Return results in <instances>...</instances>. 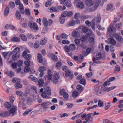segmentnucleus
<instances>
[{"mask_svg": "<svg viewBox=\"0 0 123 123\" xmlns=\"http://www.w3.org/2000/svg\"><path fill=\"white\" fill-rule=\"evenodd\" d=\"M101 18L99 14H98L96 18H93L92 20V24L91 25L92 29L94 30H95V25L97 23L100 22L101 20Z\"/></svg>", "mask_w": 123, "mask_h": 123, "instance_id": "nucleus-1", "label": "nucleus"}, {"mask_svg": "<svg viewBox=\"0 0 123 123\" xmlns=\"http://www.w3.org/2000/svg\"><path fill=\"white\" fill-rule=\"evenodd\" d=\"M73 15V12L71 11H63L61 14V16L62 17H70Z\"/></svg>", "mask_w": 123, "mask_h": 123, "instance_id": "nucleus-2", "label": "nucleus"}, {"mask_svg": "<svg viewBox=\"0 0 123 123\" xmlns=\"http://www.w3.org/2000/svg\"><path fill=\"white\" fill-rule=\"evenodd\" d=\"M17 111V107L15 106H12L9 110L10 115L11 116H13L16 114Z\"/></svg>", "mask_w": 123, "mask_h": 123, "instance_id": "nucleus-3", "label": "nucleus"}, {"mask_svg": "<svg viewBox=\"0 0 123 123\" xmlns=\"http://www.w3.org/2000/svg\"><path fill=\"white\" fill-rule=\"evenodd\" d=\"M65 51L67 52H69L70 50H74L75 49V46L74 44H70L68 46L66 45L64 47Z\"/></svg>", "mask_w": 123, "mask_h": 123, "instance_id": "nucleus-4", "label": "nucleus"}, {"mask_svg": "<svg viewBox=\"0 0 123 123\" xmlns=\"http://www.w3.org/2000/svg\"><path fill=\"white\" fill-rule=\"evenodd\" d=\"M28 25L31 28H32L35 30H38V26L36 23H32V21H30L28 23Z\"/></svg>", "mask_w": 123, "mask_h": 123, "instance_id": "nucleus-5", "label": "nucleus"}, {"mask_svg": "<svg viewBox=\"0 0 123 123\" xmlns=\"http://www.w3.org/2000/svg\"><path fill=\"white\" fill-rule=\"evenodd\" d=\"M22 100L23 101H25L26 104L29 105H31L32 102V100L31 98L29 97H24L22 98Z\"/></svg>", "mask_w": 123, "mask_h": 123, "instance_id": "nucleus-6", "label": "nucleus"}, {"mask_svg": "<svg viewBox=\"0 0 123 123\" xmlns=\"http://www.w3.org/2000/svg\"><path fill=\"white\" fill-rule=\"evenodd\" d=\"M23 57H24L25 59V60H28L25 62L24 64L25 65L28 66L30 65V62L29 60L30 58L31 57V56L30 54H28L25 55L24 56H22Z\"/></svg>", "mask_w": 123, "mask_h": 123, "instance_id": "nucleus-7", "label": "nucleus"}, {"mask_svg": "<svg viewBox=\"0 0 123 123\" xmlns=\"http://www.w3.org/2000/svg\"><path fill=\"white\" fill-rule=\"evenodd\" d=\"M92 114L93 113H90L87 115V116L85 118V120L87 122L91 123L92 121L93 118L91 116Z\"/></svg>", "mask_w": 123, "mask_h": 123, "instance_id": "nucleus-8", "label": "nucleus"}, {"mask_svg": "<svg viewBox=\"0 0 123 123\" xmlns=\"http://www.w3.org/2000/svg\"><path fill=\"white\" fill-rule=\"evenodd\" d=\"M85 3L87 6L90 7L93 5L94 2L92 0H86L85 1Z\"/></svg>", "mask_w": 123, "mask_h": 123, "instance_id": "nucleus-9", "label": "nucleus"}, {"mask_svg": "<svg viewBox=\"0 0 123 123\" xmlns=\"http://www.w3.org/2000/svg\"><path fill=\"white\" fill-rule=\"evenodd\" d=\"M50 104L49 102L42 103L41 104L42 108L43 109H46L49 108V105Z\"/></svg>", "mask_w": 123, "mask_h": 123, "instance_id": "nucleus-10", "label": "nucleus"}, {"mask_svg": "<svg viewBox=\"0 0 123 123\" xmlns=\"http://www.w3.org/2000/svg\"><path fill=\"white\" fill-rule=\"evenodd\" d=\"M18 9L20 13L21 14H23L25 13L24 8L22 4H21L19 5Z\"/></svg>", "mask_w": 123, "mask_h": 123, "instance_id": "nucleus-11", "label": "nucleus"}, {"mask_svg": "<svg viewBox=\"0 0 123 123\" xmlns=\"http://www.w3.org/2000/svg\"><path fill=\"white\" fill-rule=\"evenodd\" d=\"M102 55L100 52H99L97 55H96V58H93V62L95 63H96L95 62V61L96 60H99L101 59L102 57Z\"/></svg>", "mask_w": 123, "mask_h": 123, "instance_id": "nucleus-12", "label": "nucleus"}, {"mask_svg": "<svg viewBox=\"0 0 123 123\" xmlns=\"http://www.w3.org/2000/svg\"><path fill=\"white\" fill-rule=\"evenodd\" d=\"M47 79L49 80H50L52 79V74L50 73V71H48V75L47 76H45L44 77V78L46 79V77Z\"/></svg>", "mask_w": 123, "mask_h": 123, "instance_id": "nucleus-13", "label": "nucleus"}, {"mask_svg": "<svg viewBox=\"0 0 123 123\" xmlns=\"http://www.w3.org/2000/svg\"><path fill=\"white\" fill-rule=\"evenodd\" d=\"M37 59L38 62L41 63L43 61V59L40 53H38L37 55Z\"/></svg>", "mask_w": 123, "mask_h": 123, "instance_id": "nucleus-14", "label": "nucleus"}, {"mask_svg": "<svg viewBox=\"0 0 123 123\" xmlns=\"http://www.w3.org/2000/svg\"><path fill=\"white\" fill-rule=\"evenodd\" d=\"M45 92L49 96L51 94V91L50 88L49 87H47L45 89Z\"/></svg>", "mask_w": 123, "mask_h": 123, "instance_id": "nucleus-15", "label": "nucleus"}, {"mask_svg": "<svg viewBox=\"0 0 123 123\" xmlns=\"http://www.w3.org/2000/svg\"><path fill=\"white\" fill-rule=\"evenodd\" d=\"M28 78L29 80L35 82H37V79L32 75H30L28 77Z\"/></svg>", "mask_w": 123, "mask_h": 123, "instance_id": "nucleus-16", "label": "nucleus"}, {"mask_svg": "<svg viewBox=\"0 0 123 123\" xmlns=\"http://www.w3.org/2000/svg\"><path fill=\"white\" fill-rule=\"evenodd\" d=\"M16 94L19 97H23L25 95L23 92L19 91H16Z\"/></svg>", "mask_w": 123, "mask_h": 123, "instance_id": "nucleus-17", "label": "nucleus"}, {"mask_svg": "<svg viewBox=\"0 0 123 123\" xmlns=\"http://www.w3.org/2000/svg\"><path fill=\"white\" fill-rule=\"evenodd\" d=\"M12 80L13 82L15 83V84L20 82H21V80L19 78H13Z\"/></svg>", "mask_w": 123, "mask_h": 123, "instance_id": "nucleus-18", "label": "nucleus"}, {"mask_svg": "<svg viewBox=\"0 0 123 123\" xmlns=\"http://www.w3.org/2000/svg\"><path fill=\"white\" fill-rule=\"evenodd\" d=\"M98 6V5L96 4L93 7L90 8L89 10L90 12H92L95 11Z\"/></svg>", "mask_w": 123, "mask_h": 123, "instance_id": "nucleus-19", "label": "nucleus"}, {"mask_svg": "<svg viewBox=\"0 0 123 123\" xmlns=\"http://www.w3.org/2000/svg\"><path fill=\"white\" fill-rule=\"evenodd\" d=\"M77 6L80 9H82L84 7V5L83 2H80L78 3Z\"/></svg>", "mask_w": 123, "mask_h": 123, "instance_id": "nucleus-20", "label": "nucleus"}, {"mask_svg": "<svg viewBox=\"0 0 123 123\" xmlns=\"http://www.w3.org/2000/svg\"><path fill=\"white\" fill-rule=\"evenodd\" d=\"M51 59L54 61L56 62L58 61V59L57 56L54 54H51Z\"/></svg>", "mask_w": 123, "mask_h": 123, "instance_id": "nucleus-21", "label": "nucleus"}, {"mask_svg": "<svg viewBox=\"0 0 123 123\" xmlns=\"http://www.w3.org/2000/svg\"><path fill=\"white\" fill-rule=\"evenodd\" d=\"M10 115V112H8L6 111L4 113H1L0 114V115L3 117L8 116Z\"/></svg>", "mask_w": 123, "mask_h": 123, "instance_id": "nucleus-22", "label": "nucleus"}, {"mask_svg": "<svg viewBox=\"0 0 123 123\" xmlns=\"http://www.w3.org/2000/svg\"><path fill=\"white\" fill-rule=\"evenodd\" d=\"M115 31V29L114 27L111 26L108 28V31L110 33H111V32H114Z\"/></svg>", "mask_w": 123, "mask_h": 123, "instance_id": "nucleus-23", "label": "nucleus"}, {"mask_svg": "<svg viewBox=\"0 0 123 123\" xmlns=\"http://www.w3.org/2000/svg\"><path fill=\"white\" fill-rule=\"evenodd\" d=\"M49 10L50 12H58L59 11L57 8H55V7H52L50 8L49 9Z\"/></svg>", "mask_w": 123, "mask_h": 123, "instance_id": "nucleus-24", "label": "nucleus"}, {"mask_svg": "<svg viewBox=\"0 0 123 123\" xmlns=\"http://www.w3.org/2000/svg\"><path fill=\"white\" fill-rule=\"evenodd\" d=\"M14 87L15 88L18 89L21 88L22 87V85L20 83V82H19L15 84L14 85Z\"/></svg>", "mask_w": 123, "mask_h": 123, "instance_id": "nucleus-25", "label": "nucleus"}, {"mask_svg": "<svg viewBox=\"0 0 123 123\" xmlns=\"http://www.w3.org/2000/svg\"><path fill=\"white\" fill-rule=\"evenodd\" d=\"M44 82V81L43 79H40L38 81V84L39 87L42 86Z\"/></svg>", "mask_w": 123, "mask_h": 123, "instance_id": "nucleus-26", "label": "nucleus"}, {"mask_svg": "<svg viewBox=\"0 0 123 123\" xmlns=\"http://www.w3.org/2000/svg\"><path fill=\"white\" fill-rule=\"evenodd\" d=\"M19 37L23 41H27V38L26 36L23 34L20 35Z\"/></svg>", "mask_w": 123, "mask_h": 123, "instance_id": "nucleus-27", "label": "nucleus"}, {"mask_svg": "<svg viewBox=\"0 0 123 123\" xmlns=\"http://www.w3.org/2000/svg\"><path fill=\"white\" fill-rule=\"evenodd\" d=\"M43 24L45 26L47 27L48 24V23L47 19L45 18H44L43 19Z\"/></svg>", "mask_w": 123, "mask_h": 123, "instance_id": "nucleus-28", "label": "nucleus"}, {"mask_svg": "<svg viewBox=\"0 0 123 123\" xmlns=\"http://www.w3.org/2000/svg\"><path fill=\"white\" fill-rule=\"evenodd\" d=\"M33 99L36 100L38 97V95L37 91L34 92H33Z\"/></svg>", "mask_w": 123, "mask_h": 123, "instance_id": "nucleus-29", "label": "nucleus"}, {"mask_svg": "<svg viewBox=\"0 0 123 123\" xmlns=\"http://www.w3.org/2000/svg\"><path fill=\"white\" fill-rule=\"evenodd\" d=\"M9 12V9L8 7H6L4 11V15L6 17L8 15Z\"/></svg>", "mask_w": 123, "mask_h": 123, "instance_id": "nucleus-30", "label": "nucleus"}, {"mask_svg": "<svg viewBox=\"0 0 123 123\" xmlns=\"http://www.w3.org/2000/svg\"><path fill=\"white\" fill-rule=\"evenodd\" d=\"M11 40L12 41L15 42H18L20 41V39L18 37H13L11 38Z\"/></svg>", "mask_w": 123, "mask_h": 123, "instance_id": "nucleus-31", "label": "nucleus"}, {"mask_svg": "<svg viewBox=\"0 0 123 123\" xmlns=\"http://www.w3.org/2000/svg\"><path fill=\"white\" fill-rule=\"evenodd\" d=\"M116 39L119 42L122 43L123 42V39L122 37L120 35L117 36L116 37Z\"/></svg>", "mask_w": 123, "mask_h": 123, "instance_id": "nucleus-32", "label": "nucleus"}, {"mask_svg": "<svg viewBox=\"0 0 123 123\" xmlns=\"http://www.w3.org/2000/svg\"><path fill=\"white\" fill-rule=\"evenodd\" d=\"M116 88L115 86H112L109 87H107L105 90V91L106 92H109L111 90H113Z\"/></svg>", "mask_w": 123, "mask_h": 123, "instance_id": "nucleus-33", "label": "nucleus"}, {"mask_svg": "<svg viewBox=\"0 0 123 123\" xmlns=\"http://www.w3.org/2000/svg\"><path fill=\"white\" fill-rule=\"evenodd\" d=\"M76 88L77 90L81 91H82L84 89V87H82L81 85L80 84L77 86Z\"/></svg>", "mask_w": 123, "mask_h": 123, "instance_id": "nucleus-34", "label": "nucleus"}, {"mask_svg": "<svg viewBox=\"0 0 123 123\" xmlns=\"http://www.w3.org/2000/svg\"><path fill=\"white\" fill-rule=\"evenodd\" d=\"M53 78L54 80H58L60 77V76L57 73H55L53 75Z\"/></svg>", "mask_w": 123, "mask_h": 123, "instance_id": "nucleus-35", "label": "nucleus"}, {"mask_svg": "<svg viewBox=\"0 0 123 123\" xmlns=\"http://www.w3.org/2000/svg\"><path fill=\"white\" fill-rule=\"evenodd\" d=\"M108 40H109L111 44L114 45L116 43V41L113 38L111 37L110 38H109Z\"/></svg>", "mask_w": 123, "mask_h": 123, "instance_id": "nucleus-36", "label": "nucleus"}, {"mask_svg": "<svg viewBox=\"0 0 123 123\" xmlns=\"http://www.w3.org/2000/svg\"><path fill=\"white\" fill-rule=\"evenodd\" d=\"M5 106L7 108L10 109L11 107L10 103L9 102H6L4 104Z\"/></svg>", "mask_w": 123, "mask_h": 123, "instance_id": "nucleus-37", "label": "nucleus"}, {"mask_svg": "<svg viewBox=\"0 0 123 123\" xmlns=\"http://www.w3.org/2000/svg\"><path fill=\"white\" fill-rule=\"evenodd\" d=\"M15 16L18 19H20L21 17L20 13L18 11H17L15 14Z\"/></svg>", "mask_w": 123, "mask_h": 123, "instance_id": "nucleus-38", "label": "nucleus"}, {"mask_svg": "<svg viewBox=\"0 0 123 123\" xmlns=\"http://www.w3.org/2000/svg\"><path fill=\"white\" fill-rule=\"evenodd\" d=\"M75 21L74 20H72L69 23L67 24V26L69 27L70 26H72L74 25L75 24Z\"/></svg>", "mask_w": 123, "mask_h": 123, "instance_id": "nucleus-39", "label": "nucleus"}, {"mask_svg": "<svg viewBox=\"0 0 123 123\" xmlns=\"http://www.w3.org/2000/svg\"><path fill=\"white\" fill-rule=\"evenodd\" d=\"M46 70V68L43 66L40 67L38 69V71L40 72H43Z\"/></svg>", "mask_w": 123, "mask_h": 123, "instance_id": "nucleus-40", "label": "nucleus"}, {"mask_svg": "<svg viewBox=\"0 0 123 123\" xmlns=\"http://www.w3.org/2000/svg\"><path fill=\"white\" fill-rule=\"evenodd\" d=\"M32 110V109H28L26 110L23 114V115L25 116L27 115Z\"/></svg>", "mask_w": 123, "mask_h": 123, "instance_id": "nucleus-41", "label": "nucleus"}, {"mask_svg": "<svg viewBox=\"0 0 123 123\" xmlns=\"http://www.w3.org/2000/svg\"><path fill=\"white\" fill-rule=\"evenodd\" d=\"M113 6L112 4H108L106 7V10H109L112 9L113 7Z\"/></svg>", "mask_w": 123, "mask_h": 123, "instance_id": "nucleus-42", "label": "nucleus"}, {"mask_svg": "<svg viewBox=\"0 0 123 123\" xmlns=\"http://www.w3.org/2000/svg\"><path fill=\"white\" fill-rule=\"evenodd\" d=\"M19 57V55L17 54H13L12 55V57L13 60L15 61L17 58H18Z\"/></svg>", "mask_w": 123, "mask_h": 123, "instance_id": "nucleus-43", "label": "nucleus"}, {"mask_svg": "<svg viewBox=\"0 0 123 123\" xmlns=\"http://www.w3.org/2000/svg\"><path fill=\"white\" fill-rule=\"evenodd\" d=\"M65 5L68 7H70L71 6V4L69 1H67L65 3Z\"/></svg>", "mask_w": 123, "mask_h": 123, "instance_id": "nucleus-44", "label": "nucleus"}, {"mask_svg": "<svg viewBox=\"0 0 123 123\" xmlns=\"http://www.w3.org/2000/svg\"><path fill=\"white\" fill-rule=\"evenodd\" d=\"M62 66V63L60 62H58L56 64L55 67L57 69L59 68H60Z\"/></svg>", "mask_w": 123, "mask_h": 123, "instance_id": "nucleus-45", "label": "nucleus"}, {"mask_svg": "<svg viewBox=\"0 0 123 123\" xmlns=\"http://www.w3.org/2000/svg\"><path fill=\"white\" fill-rule=\"evenodd\" d=\"M46 42V40L45 38H42L40 41V44L42 45H44Z\"/></svg>", "mask_w": 123, "mask_h": 123, "instance_id": "nucleus-46", "label": "nucleus"}, {"mask_svg": "<svg viewBox=\"0 0 123 123\" xmlns=\"http://www.w3.org/2000/svg\"><path fill=\"white\" fill-rule=\"evenodd\" d=\"M9 7L11 8H13L15 6L14 3L13 2H10L9 3Z\"/></svg>", "mask_w": 123, "mask_h": 123, "instance_id": "nucleus-47", "label": "nucleus"}, {"mask_svg": "<svg viewBox=\"0 0 123 123\" xmlns=\"http://www.w3.org/2000/svg\"><path fill=\"white\" fill-rule=\"evenodd\" d=\"M62 69L63 70L65 71V72H67L69 70L68 67L66 66L65 65H63L62 67Z\"/></svg>", "mask_w": 123, "mask_h": 123, "instance_id": "nucleus-48", "label": "nucleus"}, {"mask_svg": "<svg viewBox=\"0 0 123 123\" xmlns=\"http://www.w3.org/2000/svg\"><path fill=\"white\" fill-rule=\"evenodd\" d=\"M26 66H25L24 68V70L25 72H28L30 70V68L29 67V66H28L26 65Z\"/></svg>", "mask_w": 123, "mask_h": 123, "instance_id": "nucleus-49", "label": "nucleus"}, {"mask_svg": "<svg viewBox=\"0 0 123 123\" xmlns=\"http://www.w3.org/2000/svg\"><path fill=\"white\" fill-rule=\"evenodd\" d=\"M86 80L83 79H82L80 81H79V83L84 86H85L86 84Z\"/></svg>", "mask_w": 123, "mask_h": 123, "instance_id": "nucleus-50", "label": "nucleus"}, {"mask_svg": "<svg viewBox=\"0 0 123 123\" xmlns=\"http://www.w3.org/2000/svg\"><path fill=\"white\" fill-rule=\"evenodd\" d=\"M19 48L18 47H17L14 49L13 51L15 53L17 54L19 52Z\"/></svg>", "mask_w": 123, "mask_h": 123, "instance_id": "nucleus-51", "label": "nucleus"}, {"mask_svg": "<svg viewBox=\"0 0 123 123\" xmlns=\"http://www.w3.org/2000/svg\"><path fill=\"white\" fill-rule=\"evenodd\" d=\"M88 30V28L86 27H83L82 29V31L84 33H86Z\"/></svg>", "mask_w": 123, "mask_h": 123, "instance_id": "nucleus-52", "label": "nucleus"}, {"mask_svg": "<svg viewBox=\"0 0 123 123\" xmlns=\"http://www.w3.org/2000/svg\"><path fill=\"white\" fill-rule=\"evenodd\" d=\"M110 82L108 80L107 81H105L104 83L103 84L104 86L105 87L107 86H108L109 85L111 84Z\"/></svg>", "mask_w": 123, "mask_h": 123, "instance_id": "nucleus-53", "label": "nucleus"}, {"mask_svg": "<svg viewBox=\"0 0 123 123\" xmlns=\"http://www.w3.org/2000/svg\"><path fill=\"white\" fill-rule=\"evenodd\" d=\"M39 43L37 42V41H36L34 45V47L35 49H37L39 47Z\"/></svg>", "mask_w": 123, "mask_h": 123, "instance_id": "nucleus-54", "label": "nucleus"}, {"mask_svg": "<svg viewBox=\"0 0 123 123\" xmlns=\"http://www.w3.org/2000/svg\"><path fill=\"white\" fill-rule=\"evenodd\" d=\"M120 67L118 65H117L114 69V70L115 72H119L120 71Z\"/></svg>", "mask_w": 123, "mask_h": 123, "instance_id": "nucleus-55", "label": "nucleus"}, {"mask_svg": "<svg viewBox=\"0 0 123 123\" xmlns=\"http://www.w3.org/2000/svg\"><path fill=\"white\" fill-rule=\"evenodd\" d=\"M80 17V13L79 12L76 13L74 17L75 19H78Z\"/></svg>", "mask_w": 123, "mask_h": 123, "instance_id": "nucleus-56", "label": "nucleus"}, {"mask_svg": "<svg viewBox=\"0 0 123 123\" xmlns=\"http://www.w3.org/2000/svg\"><path fill=\"white\" fill-rule=\"evenodd\" d=\"M91 51V49L90 48H87L86 50V53L85 54L86 55H87L89 54H90Z\"/></svg>", "mask_w": 123, "mask_h": 123, "instance_id": "nucleus-57", "label": "nucleus"}, {"mask_svg": "<svg viewBox=\"0 0 123 123\" xmlns=\"http://www.w3.org/2000/svg\"><path fill=\"white\" fill-rule=\"evenodd\" d=\"M64 17H60V23L61 24H63L65 21V19L64 18Z\"/></svg>", "mask_w": 123, "mask_h": 123, "instance_id": "nucleus-58", "label": "nucleus"}, {"mask_svg": "<svg viewBox=\"0 0 123 123\" xmlns=\"http://www.w3.org/2000/svg\"><path fill=\"white\" fill-rule=\"evenodd\" d=\"M67 106V108L68 109L71 108L74 105V104L72 103H68L66 104Z\"/></svg>", "mask_w": 123, "mask_h": 123, "instance_id": "nucleus-59", "label": "nucleus"}, {"mask_svg": "<svg viewBox=\"0 0 123 123\" xmlns=\"http://www.w3.org/2000/svg\"><path fill=\"white\" fill-rule=\"evenodd\" d=\"M61 37L62 39H66L68 37V35L62 33L61 35Z\"/></svg>", "mask_w": 123, "mask_h": 123, "instance_id": "nucleus-60", "label": "nucleus"}, {"mask_svg": "<svg viewBox=\"0 0 123 123\" xmlns=\"http://www.w3.org/2000/svg\"><path fill=\"white\" fill-rule=\"evenodd\" d=\"M98 106L100 107H103L104 106L103 103L100 100H99L98 101Z\"/></svg>", "mask_w": 123, "mask_h": 123, "instance_id": "nucleus-61", "label": "nucleus"}, {"mask_svg": "<svg viewBox=\"0 0 123 123\" xmlns=\"http://www.w3.org/2000/svg\"><path fill=\"white\" fill-rule=\"evenodd\" d=\"M30 51L27 49H26L24 51L23 53L22 56H24L26 55H27L28 53H29Z\"/></svg>", "mask_w": 123, "mask_h": 123, "instance_id": "nucleus-62", "label": "nucleus"}, {"mask_svg": "<svg viewBox=\"0 0 123 123\" xmlns=\"http://www.w3.org/2000/svg\"><path fill=\"white\" fill-rule=\"evenodd\" d=\"M65 90L64 89H62L59 92V93L60 95L61 96L62 95L64 94V93L66 92Z\"/></svg>", "mask_w": 123, "mask_h": 123, "instance_id": "nucleus-63", "label": "nucleus"}, {"mask_svg": "<svg viewBox=\"0 0 123 123\" xmlns=\"http://www.w3.org/2000/svg\"><path fill=\"white\" fill-rule=\"evenodd\" d=\"M103 122L104 123H114L112 122H111L109 120L105 119L103 120Z\"/></svg>", "mask_w": 123, "mask_h": 123, "instance_id": "nucleus-64", "label": "nucleus"}]
</instances>
